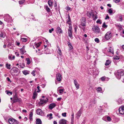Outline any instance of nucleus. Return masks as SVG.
<instances>
[{
	"label": "nucleus",
	"instance_id": "obj_62",
	"mask_svg": "<svg viewBox=\"0 0 124 124\" xmlns=\"http://www.w3.org/2000/svg\"><path fill=\"white\" fill-rule=\"evenodd\" d=\"M27 120V117H25L24 118V121H26Z\"/></svg>",
	"mask_w": 124,
	"mask_h": 124
},
{
	"label": "nucleus",
	"instance_id": "obj_44",
	"mask_svg": "<svg viewBox=\"0 0 124 124\" xmlns=\"http://www.w3.org/2000/svg\"><path fill=\"white\" fill-rule=\"evenodd\" d=\"M96 23H99L100 24H101V20L100 19H98L96 21Z\"/></svg>",
	"mask_w": 124,
	"mask_h": 124
},
{
	"label": "nucleus",
	"instance_id": "obj_61",
	"mask_svg": "<svg viewBox=\"0 0 124 124\" xmlns=\"http://www.w3.org/2000/svg\"><path fill=\"white\" fill-rule=\"evenodd\" d=\"M31 16L32 17H31L33 20H34V16L33 15H31Z\"/></svg>",
	"mask_w": 124,
	"mask_h": 124
},
{
	"label": "nucleus",
	"instance_id": "obj_55",
	"mask_svg": "<svg viewBox=\"0 0 124 124\" xmlns=\"http://www.w3.org/2000/svg\"><path fill=\"white\" fill-rule=\"evenodd\" d=\"M33 113L32 112H31L29 114V117H32Z\"/></svg>",
	"mask_w": 124,
	"mask_h": 124
},
{
	"label": "nucleus",
	"instance_id": "obj_17",
	"mask_svg": "<svg viewBox=\"0 0 124 124\" xmlns=\"http://www.w3.org/2000/svg\"><path fill=\"white\" fill-rule=\"evenodd\" d=\"M56 106L55 104L54 103H52L49 105V108L51 109H52Z\"/></svg>",
	"mask_w": 124,
	"mask_h": 124
},
{
	"label": "nucleus",
	"instance_id": "obj_2",
	"mask_svg": "<svg viewBox=\"0 0 124 124\" xmlns=\"http://www.w3.org/2000/svg\"><path fill=\"white\" fill-rule=\"evenodd\" d=\"M85 18L84 17H83L81 20V23L80 25L79 26V27L82 29L84 31L85 30Z\"/></svg>",
	"mask_w": 124,
	"mask_h": 124
},
{
	"label": "nucleus",
	"instance_id": "obj_43",
	"mask_svg": "<svg viewBox=\"0 0 124 124\" xmlns=\"http://www.w3.org/2000/svg\"><path fill=\"white\" fill-rule=\"evenodd\" d=\"M108 13L110 14H111L112 13V10L111 9H110L108 10Z\"/></svg>",
	"mask_w": 124,
	"mask_h": 124
},
{
	"label": "nucleus",
	"instance_id": "obj_46",
	"mask_svg": "<svg viewBox=\"0 0 124 124\" xmlns=\"http://www.w3.org/2000/svg\"><path fill=\"white\" fill-rule=\"evenodd\" d=\"M119 59V56H116L114 57L113 59L114 60H118Z\"/></svg>",
	"mask_w": 124,
	"mask_h": 124
},
{
	"label": "nucleus",
	"instance_id": "obj_26",
	"mask_svg": "<svg viewBox=\"0 0 124 124\" xmlns=\"http://www.w3.org/2000/svg\"><path fill=\"white\" fill-rule=\"evenodd\" d=\"M52 116V113H50L49 114H48L47 116V117H48V119H51L53 118Z\"/></svg>",
	"mask_w": 124,
	"mask_h": 124
},
{
	"label": "nucleus",
	"instance_id": "obj_27",
	"mask_svg": "<svg viewBox=\"0 0 124 124\" xmlns=\"http://www.w3.org/2000/svg\"><path fill=\"white\" fill-rule=\"evenodd\" d=\"M37 93L36 92H35L33 93V95L32 96V98L33 99H35V98L37 96Z\"/></svg>",
	"mask_w": 124,
	"mask_h": 124
},
{
	"label": "nucleus",
	"instance_id": "obj_31",
	"mask_svg": "<svg viewBox=\"0 0 124 124\" xmlns=\"http://www.w3.org/2000/svg\"><path fill=\"white\" fill-rule=\"evenodd\" d=\"M111 61L109 60H107L106 61V62L105 63V65H109Z\"/></svg>",
	"mask_w": 124,
	"mask_h": 124
},
{
	"label": "nucleus",
	"instance_id": "obj_33",
	"mask_svg": "<svg viewBox=\"0 0 124 124\" xmlns=\"http://www.w3.org/2000/svg\"><path fill=\"white\" fill-rule=\"evenodd\" d=\"M41 44V42H39L38 43H34V44L35 45L36 48H37Z\"/></svg>",
	"mask_w": 124,
	"mask_h": 124
},
{
	"label": "nucleus",
	"instance_id": "obj_47",
	"mask_svg": "<svg viewBox=\"0 0 124 124\" xmlns=\"http://www.w3.org/2000/svg\"><path fill=\"white\" fill-rule=\"evenodd\" d=\"M107 25H106L105 24V23H103V25H102V27H103V28H107Z\"/></svg>",
	"mask_w": 124,
	"mask_h": 124
},
{
	"label": "nucleus",
	"instance_id": "obj_60",
	"mask_svg": "<svg viewBox=\"0 0 124 124\" xmlns=\"http://www.w3.org/2000/svg\"><path fill=\"white\" fill-rule=\"evenodd\" d=\"M70 7H67L66 10H67L69 11V10H70Z\"/></svg>",
	"mask_w": 124,
	"mask_h": 124
},
{
	"label": "nucleus",
	"instance_id": "obj_56",
	"mask_svg": "<svg viewBox=\"0 0 124 124\" xmlns=\"http://www.w3.org/2000/svg\"><path fill=\"white\" fill-rule=\"evenodd\" d=\"M114 0L116 3H117L119 2L120 0Z\"/></svg>",
	"mask_w": 124,
	"mask_h": 124
},
{
	"label": "nucleus",
	"instance_id": "obj_9",
	"mask_svg": "<svg viewBox=\"0 0 124 124\" xmlns=\"http://www.w3.org/2000/svg\"><path fill=\"white\" fill-rule=\"evenodd\" d=\"M119 111L120 114L121 115L124 114V106L120 107L119 109Z\"/></svg>",
	"mask_w": 124,
	"mask_h": 124
},
{
	"label": "nucleus",
	"instance_id": "obj_59",
	"mask_svg": "<svg viewBox=\"0 0 124 124\" xmlns=\"http://www.w3.org/2000/svg\"><path fill=\"white\" fill-rule=\"evenodd\" d=\"M74 117H72L71 118V123L74 121Z\"/></svg>",
	"mask_w": 124,
	"mask_h": 124
},
{
	"label": "nucleus",
	"instance_id": "obj_64",
	"mask_svg": "<svg viewBox=\"0 0 124 124\" xmlns=\"http://www.w3.org/2000/svg\"><path fill=\"white\" fill-rule=\"evenodd\" d=\"M62 98L61 97L58 98L57 99V100L58 101H60L61 99Z\"/></svg>",
	"mask_w": 124,
	"mask_h": 124
},
{
	"label": "nucleus",
	"instance_id": "obj_57",
	"mask_svg": "<svg viewBox=\"0 0 124 124\" xmlns=\"http://www.w3.org/2000/svg\"><path fill=\"white\" fill-rule=\"evenodd\" d=\"M7 79L8 81L10 82H11V81H10V79L9 77H7Z\"/></svg>",
	"mask_w": 124,
	"mask_h": 124
},
{
	"label": "nucleus",
	"instance_id": "obj_24",
	"mask_svg": "<svg viewBox=\"0 0 124 124\" xmlns=\"http://www.w3.org/2000/svg\"><path fill=\"white\" fill-rule=\"evenodd\" d=\"M104 118L107 119V120L109 121H111V119L110 117L109 116H105L104 117H103V119H104Z\"/></svg>",
	"mask_w": 124,
	"mask_h": 124
},
{
	"label": "nucleus",
	"instance_id": "obj_16",
	"mask_svg": "<svg viewBox=\"0 0 124 124\" xmlns=\"http://www.w3.org/2000/svg\"><path fill=\"white\" fill-rule=\"evenodd\" d=\"M20 53L22 54H23L25 52H26L25 50L24 49V47L23 46L22 48L20 49Z\"/></svg>",
	"mask_w": 124,
	"mask_h": 124
},
{
	"label": "nucleus",
	"instance_id": "obj_13",
	"mask_svg": "<svg viewBox=\"0 0 124 124\" xmlns=\"http://www.w3.org/2000/svg\"><path fill=\"white\" fill-rule=\"evenodd\" d=\"M108 52V53H110L113 54L114 53L113 49L112 47H109L107 50Z\"/></svg>",
	"mask_w": 124,
	"mask_h": 124
},
{
	"label": "nucleus",
	"instance_id": "obj_53",
	"mask_svg": "<svg viewBox=\"0 0 124 124\" xmlns=\"http://www.w3.org/2000/svg\"><path fill=\"white\" fill-rule=\"evenodd\" d=\"M37 88L38 90V91H37V92L39 93V92L40 91V90H39L40 87L39 86H38L37 87Z\"/></svg>",
	"mask_w": 124,
	"mask_h": 124
},
{
	"label": "nucleus",
	"instance_id": "obj_39",
	"mask_svg": "<svg viewBox=\"0 0 124 124\" xmlns=\"http://www.w3.org/2000/svg\"><path fill=\"white\" fill-rule=\"evenodd\" d=\"M21 41L23 42H25L27 41V39L24 38H22L21 39Z\"/></svg>",
	"mask_w": 124,
	"mask_h": 124
},
{
	"label": "nucleus",
	"instance_id": "obj_37",
	"mask_svg": "<svg viewBox=\"0 0 124 124\" xmlns=\"http://www.w3.org/2000/svg\"><path fill=\"white\" fill-rule=\"evenodd\" d=\"M91 101L94 104H95L96 102V101L95 100V98H94L92 99L91 100Z\"/></svg>",
	"mask_w": 124,
	"mask_h": 124
},
{
	"label": "nucleus",
	"instance_id": "obj_23",
	"mask_svg": "<svg viewBox=\"0 0 124 124\" xmlns=\"http://www.w3.org/2000/svg\"><path fill=\"white\" fill-rule=\"evenodd\" d=\"M22 72L23 74L25 75L29 74L30 73V71L26 70H25L23 71Z\"/></svg>",
	"mask_w": 124,
	"mask_h": 124
},
{
	"label": "nucleus",
	"instance_id": "obj_10",
	"mask_svg": "<svg viewBox=\"0 0 124 124\" xmlns=\"http://www.w3.org/2000/svg\"><path fill=\"white\" fill-rule=\"evenodd\" d=\"M47 101L46 100L42 99L40 100V101L39 102V104L40 105H43L44 104H45L47 102Z\"/></svg>",
	"mask_w": 124,
	"mask_h": 124
},
{
	"label": "nucleus",
	"instance_id": "obj_49",
	"mask_svg": "<svg viewBox=\"0 0 124 124\" xmlns=\"http://www.w3.org/2000/svg\"><path fill=\"white\" fill-rule=\"evenodd\" d=\"M119 20L120 21H123V19L122 18V17L121 16H120L119 17Z\"/></svg>",
	"mask_w": 124,
	"mask_h": 124
},
{
	"label": "nucleus",
	"instance_id": "obj_21",
	"mask_svg": "<svg viewBox=\"0 0 124 124\" xmlns=\"http://www.w3.org/2000/svg\"><path fill=\"white\" fill-rule=\"evenodd\" d=\"M94 15L92 13L90 12H87V16L90 18L92 16H93Z\"/></svg>",
	"mask_w": 124,
	"mask_h": 124
},
{
	"label": "nucleus",
	"instance_id": "obj_54",
	"mask_svg": "<svg viewBox=\"0 0 124 124\" xmlns=\"http://www.w3.org/2000/svg\"><path fill=\"white\" fill-rule=\"evenodd\" d=\"M101 79L103 81L105 79V77H103L101 78Z\"/></svg>",
	"mask_w": 124,
	"mask_h": 124
},
{
	"label": "nucleus",
	"instance_id": "obj_41",
	"mask_svg": "<svg viewBox=\"0 0 124 124\" xmlns=\"http://www.w3.org/2000/svg\"><path fill=\"white\" fill-rule=\"evenodd\" d=\"M96 90L98 92H101L102 90V89L101 87H98L97 88Z\"/></svg>",
	"mask_w": 124,
	"mask_h": 124
},
{
	"label": "nucleus",
	"instance_id": "obj_52",
	"mask_svg": "<svg viewBox=\"0 0 124 124\" xmlns=\"http://www.w3.org/2000/svg\"><path fill=\"white\" fill-rule=\"evenodd\" d=\"M54 29L53 28H52L51 29H50L49 30V32L50 33H51L52 31H54Z\"/></svg>",
	"mask_w": 124,
	"mask_h": 124
},
{
	"label": "nucleus",
	"instance_id": "obj_38",
	"mask_svg": "<svg viewBox=\"0 0 124 124\" xmlns=\"http://www.w3.org/2000/svg\"><path fill=\"white\" fill-rule=\"evenodd\" d=\"M25 1V0H20L19 1V3L20 4H23Z\"/></svg>",
	"mask_w": 124,
	"mask_h": 124
},
{
	"label": "nucleus",
	"instance_id": "obj_4",
	"mask_svg": "<svg viewBox=\"0 0 124 124\" xmlns=\"http://www.w3.org/2000/svg\"><path fill=\"white\" fill-rule=\"evenodd\" d=\"M5 21L8 22H12V18L11 16L8 15H6L4 17Z\"/></svg>",
	"mask_w": 124,
	"mask_h": 124
},
{
	"label": "nucleus",
	"instance_id": "obj_35",
	"mask_svg": "<svg viewBox=\"0 0 124 124\" xmlns=\"http://www.w3.org/2000/svg\"><path fill=\"white\" fill-rule=\"evenodd\" d=\"M68 46L70 47V49H72L73 47L70 42H68Z\"/></svg>",
	"mask_w": 124,
	"mask_h": 124
},
{
	"label": "nucleus",
	"instance_id": "obj_34",
	"mask_svg": "<svg viewBox=\"0 0 124 124\" xmlns=\"http://www.w3.org/2000/svg\"><path fill=\"white\" fill-rule=\"evenodd\" d=\"M26 60L27 62V64L29 65L31 63V62L30 59L29 58H27L26 59Z\"/></svg>",
	"mask_w": 124,
	"mask_h": 124
},
{
	"label": "nucleus",
	"instance_id": "obj_58",
	"mask_svg": "<svg viewBox=\"0 0 124 124\" xmlns=\"http://www.w3.org/2000/svg\"><path fill=\"white\" fill-rule=\"evenodd\" d=\"M15 54H16V55L17 56H18L19 55V53L18 52H15Z\"/></svg>",
	"mask_w": 124,
	"mask_h": 124
},
{
	"label": "nucleus",
	"instance_id": "obj_11",
	"mask_svg": "<svg viewBox=\"0 0 124 124\" xmlns=\"http://www.w3.org/2000/svg\"><path fill=\"white\" fill-rule=\"evenodd\" d=\"M74 82L75 86L76 87V90H77L79 88V85L78 83L76 80H74Z\"/></svg>",
	"mask_w": 124,
	"mask_h": 124
},
{
	"label": "nucleus",
	"instance_id": "obj_20",
	"mask_svg": "<svg viewBox=\"0 0 124 124\" xmlns=\"http://www.w3.org/2000/svg\"><path fill=\"white\" fill-rule=\"evenodd\" d=\"M56 32L60 33H62V30L59 27H58L56 29Z\"/></svg>",
	"mask_w": 124,
	"mask_h": 124
},
{
	"label": "nucleus",
	"instance_id": "obj_40",
	"mask_svg": "<svg viewBox=\"0 0 124 124\" xmlns=\"http://www.w3.org/2000/svg\"><path fill=\"white\" fill-rule=\"evenodd\" d=\"M58 89V91L59 92V93L61 94H62L64 91V89Z\"/></svg>",
	"mask_w": 124,
	"mask_h": 124
},
{
	"label": "nucleus",
	"instance_id": "obj_6",
	"mask_svg": "<svg viewBox=\"0 0 124 124\" xmlns=\"http://www.w3.org/2000/svg\"><path fill=\"white\" fill-rule=\"evenodd\" d=\"M72 28L71 25H70L69 26V28L68 30V36L72 38Z\"/></svg>",
	"mask_w": 124,
	"mask_h": 124
},
{
	"label": "nucleus",
	"instance_id": "obj_36",
	"mask_svg": "<svg viewBox=\"0 0 124 124\" xmlns=\"http://www.w3.org/2000/svg\"><path fill=\"white\" fill-rule=\"evenodd\" d=\"M6 92L7 94L9 95H12L13 93L12 92H10L8 90L6 91Z\"/></svg>",
	"mask_w": 124,
	"mask_h": 124
},
{
	"label": "nucleus",
	"instance_id": "obj_25",
	"mask_svg": "<svg viewBox=\"0 0 124 124\" xmlns=\"http://www.w3.org/2000/svg\"><path fill=\"white\" fill-rule=\"evenodd\" d=\"M6 36V34L4 32H1L0 34V37L3 38H4Z\"/></svg>",
	"mask_w": 124,
	"mask_h": 124
},
{
	"label": "nucleus",
	"instance_id": "obj_48",
	"mask_svg": "<svg viewBox=\"0 0 124 124\" xmlns=\"http://www.w3.org/2000/svg\"><path fill=\"white\" fill-rule=\"evenodd\" d=\"M94 40L97 43H98L99 42V39L98 38H96L95 39H94Z\"/></svg>",
	"mask_w": 124,
	"mask_h": 124
},
{
	"label": "nucleus",
	"instance_id": "obj_42",
	"mask_svg": "<svg viewBox=\"0 0 124 124\" xmlns=\"http://www.w3.org/2000/svg\"><path fill=\"white\" fill-rule=\"evenodd\" d=\"M70 19H68V20L67 21V23L69 25V26L70 25H71V23H70Z\"/></svg>",
	"mask_w": 124,
	"mask_h": 124
},
{
	"label": "nucleus",
	"instance_id": "obj_19",
	"mask_svg": "<svg viewBox=\"0 0 124 124\" xmlns=\"http://www.w3.org/2000/svg\"><path fill=\"white\" fill-rule=\"evenodd\" d=\"M36 112L37 114L38 115H41L42 114V110L40 109H37Z\"/></svg>",
	"mask_w": 124,
	"mask_h": 124
},
{
	"label": "nucleus",
	"instance_id": "obj_51",
	"mask_svg": "<svg viewBox=\"0 0 124 124\" xmlns=\"http://www.w3.org/2000/svg\"><path fill=\"white\" fill-rule=\"evenodd\" d=\"M35 71L34 70H33L31 73V74L33 75V76H35Z\"/></svg>",
	"mask_w": 124,
	"mask_h": 124
},
{
	"label": "nucleus",
	"instance_id": "obj_45",
	"mask_svg": "<svg viewBox=\"0 0 124 124\" xmlns=\"http://www.w3.org/2000/svg\"><path fill=\"white\" fill-rule=\"evenodd\" d=\"M58 52L59 54L60 55H61L62 54L61 51L59 47V48H58Z\"/></svg>",
	"mask_w": 124,
	"mask_h": 124
},
{
	"label": "nucleus",
	"instance_id": "obj_7",
	"mask_svg": "<svg viewBox=\"0 0 124 124\" xmlns=\"http://www.w3.org/2000/svg\"><path fill=\"white\" fill-rule=\"evenodd\" d=\"M92 29L93 31L95 33H99L100 32V29L97 26H94L93 27Z\"/></svg>",
	"mask_w": 124,
	"mask_h": 124
},
{
	"label": "nucleus",
	"instance_id": "obj_22",
	"mask_svg": "<svg viewBox=\"0 0 124 124\" xmlns=\"http://www.w3.org/2000/svg\"><path fill=\"white\" fill-rule=\"evenodd\" d=\"M42 122L41 120L39 119H37L36 120V124H41Z\"/></svg>",
	"mask_w": 124,
	"mask_h": 124
},
{
	"label": "nucleus",
	"instance_id": "obj_32",
	"mask_svg": "<svg viewBox=\"0 0 124 124\" xmlns=\"http://www.w3.org/2000/svg\"><path fill=\"white\" fill-rule=\"evenodd\" d=\"M92 17L94 20H96L98 18L97 16L96 15H93Z\"/></svg>",
	"mask_w": 124,
	"mask_h": 124
},
{
	"label": "nucleus",
	"instance_id": "obj_3",
	"mask_svg": "<svg viewBox=\"0 0 124 124\" xmlns=\"http://www.w3.org/2000/svg\"><path fill=\"white\" fill-rule=\"evenodd\" d=\"M8 121L10 124H18L19 123L16 120L13 118H9Z\"/></svg>",
	"mask_w": 124,
	"mask_h": 124
},
{
	"label": "nucleus",
	"instance_id": "obj_5",
	"mask_svg": "<svg viewBox=\"0 0 124 124\" xmlns=\"http://www.w3.org/2000/svg\"><path fill=\"white\" fill-rule=\"evenodd\" d=\"M56 78L57 81H55V84H57V81H58L60 82L61 81L62 79L61 75L59 73L57 74L56 75Z\"/></svg>",
	"mask_w": 124,
	"mask_h": 124
},
{
	"label": "nucleus",
	"instance_id": "obj_50",
	"mask_svg": "<svg viewBox=\"0 0 124 124\" xmlns=\"http://www.w3.org/2000/svg\"><path fill=\"white\" fill-rule=\"evenodd\" d=\"M66 112L63 113L62 114V116L64 117H66Z\"/></svg>",
	"mask_w": 124,
	"mask_h": 124
},
{
	"label": "nucleus",
	"instance_id": "obj_15",
	"mask_svg": "<svg viewBox=\"0 0 124 124\" xmlns=\"http://www.w3.org/2000/svg\"><path fill=\"white\" fill-rule=\"evenodd\" d=\"M24 67H25V64L23 62L20 63L19 65L18 66V67L19 68H23Z\"/></svg>",
	"mask_w": 124,
	"mask_h": 124
},
{
	"label": "nucleus",
	"instance_id": "obj_1",
	"mask_svg": "<svg viewBox=\"0 0 124 124\" xmlns=\"http://www.w3.org/2000/svg\"><path fill=\"white\" fill-rule=\"evenodd\" d=\"M115 74L116 78L119 79L121 76L124 75V71L122 69L119 70L115 73Z\"/></svg>",
	"mask_w": 124,
	"mask_h": 124
},
{
	"label": "nucleus",
	"instance_id": "obj_63",
	"mask_svg": "<svg viewBox=\"0 0 124 124\" xmlns=\"http://www.w3.org/2000/svg\"><path fill=\"white\" fill-rule=\"evenodd\" d=\"M8 58L10 60H12V57L11 56H9L8 57Z\"/></svg>",
	"mask_w": 124,
	"mask_h": 124
},
{
	"label": "nucleus",
	"instance_id": "obj_29",
	"mask_svg": "<svg viewBox=\"0 0 124 124\" xmlns=\"http://www.w3.org/2000/svg\"><path fill=\"white\" fill-rule=\"evenodd\" d=\"M48 4L50 7L52 6V2L50 0H49L48 2Z\"/></svg>",
	"mask_w": 124,
	"mask_h": 124
},
{
	"label": "nucleus",
	"instance_id": "obj_12",
	"mask_svg": "<svg viewBox=\"0 0 124 124\" xmlns=\"http://www.w3.org/2000/svg\"><path fill=\"white\" fill-rule=\"evenodd\" d=\"M67 121L64 119H61L59 122V124H66Z\"/></svg>",
	"mask_w": 124,
	"mask_h": 124
},
{
	"label": "nucleus",
	"instance_id": "obj_28",
	"mask_svg": "<svg viewBox=\"0 0 124 124\" xmlns=\"http://www.w3.org/2000/svg\"><path fill=\"white\" fill-rule=\"evenodd\" d=\"M45 8L46 10L48 12H50V8H48V6L47 5L45 6Z\"/></svg>",
	"mask_w": 124,
	"mask_h": 124
},
{
	"label": "nucleus",
	"instance_id": "obj_14",
	"mask_svg": "<svg viewBox=\"0 0 124 124\" xmlns=\"http://www.w3.org/2000/svg\"><path fill=\"white\" fill-rule=\"evenodd\" d=\"M81 110L80 109L77 112L76 114V117L78 119L81 116Z\"/></svg>",
	"mask_w": 124,
	"mask_h": 124
},
{
	"label": "nucleus",
	"instance_id": "obj_18",
	"mask_svg": "<svg viewBox=\"0 0 124 124\" xmlns=\"http://www.w3.org/2000/svg\"><path fill=\"white\" fill-rule=\"evenodd\" d=\"M93 73L94 75H98L99 73V71L97 69H93Z\"/></svg>",
	"mask_w": 124,
	"mask_h": 124
},
{
	"label": "nucleus",
	"instance_id": "obj_30",
	"mask_svg": "<svg viewBox=\"0 0 124 124\" xmlns=\"http://www.w3.org/2000/svg\"><path fill=\"white\" fill-rule=\"evenodd\" d=\"M6 68L8 69H11V65L10 64H8V63L6 64Z\"/></svg>",
	"mask_w": 124,
	"mask_h": 124
},
{
	"label": "nucleus",
	"instance_id": "obj_8",
	"mask_svg": "<svg viewBox=\"0 0 124 124\" xmlns=\"http://www.w3.org/2000/svg\"><path fill=\"white\" fill-rule=\"evenodd\" d=\"M112 34L110 32H107L105 36V38L107 39H110L111 37Z\"/></svg>",
	"mask_w": 124,
	"mask_h": 124
}]
</instances>
